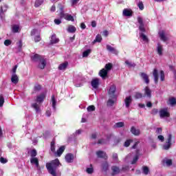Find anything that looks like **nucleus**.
<instances>
[{
	"label": "nucleus",
	"mask_w": 176,
	"mask_h": 176,
	"mask_svg": "<svg viewBox=\"0 0 176 176\" xmlns=\"http://www.w3.org/2000/svg\"><path fill=\"white\" fill-rule=\"evenodd\" d=\"M111 175L115 176V175H118V174H119V173H120V168H119V167L116 166H111Z\"/></svg>",
	"instance_id": "14"
},
{
	"label": "nucleus",
	"mask_w": 176,
	"mask_h": 176,
	"mask_svg": "<svg viewBox=\"0 0 176 176\" xmlns=\"http://www.w3.org/2000/svg\"><path fill=\"white\" fill-rule=\"evenodd\" d=\"M42 90V85L37 84L35 85L34 87V93H36V91H41Z\"/></svg>",
	"instance_id": "37"
},
{
	"label": "nucleus",
	"mask_w": 176,
	"mask_h": 176,
	"mask_svg": "<svg viewBox=\"0 0 176 176\" xmlns=\"http://www.w3.org/2000/svg\"><path fill=\"white\" fill-rule=\"evenodd\" d=\"M153 75L154 76L155 83H158L159 82V73L156 69H153Z\"/></svg>",
	"instance_id": "26"
},
{
	"label": "nucleus",
	"mask_w": 176,
	"mask_h": 176,
	"mask_svg": "<svg viewBox=\"0 0 176 176\" xmlns=\"http://www.w3.org/2000/svg\"><path fill=\"white\" fill-rule=\"evenodd\" d=\"M122 14L126 17H131V16H133V10L131 9L124 8L123 10Z\"/></svg>",
	"instance_id": "12"
},
{
	"label": "nucleus",
	"mask_w": 176,
	"mask_h": 176,
	"mask_svg": "<svg viewBox=\"0 0 176 176\" xmlns=\"http://www.w3.org/2000/svg\"><path fill=\"white\" fill-rule=\"evenodd\" d=\"M90 53H91V50L90 49L84 51L82 53V57H89V54H90Z\"/></svg>",
	"instance_id": "43"
},
{
	"label": "nucleus",
	"mask_w": 176,
	"mask_h": 176,
	"mask_svg": "<svg viewBox=\"0 0 176 176\" xmlns=\"http://www.w3.org/2000/svg\"><path fill=\"white\" fill-rule=\"evenodd\" d=\"M5 102V98H3V96H0V107H3V104Z\"/></svg>",
	"instance_id": "54"
},
{
	"label": "nucleus",
	"mask_w": 176,
	"mask_h": 176,
	"mask_svg": "<svg viewBox=\"0 0 176 176\" xmlns=\"http://www.w3.org/2000/svg\"><path fill=\"white\" fill-rule=\"evenodd\" d=\"M138 7L139 8L140 10H142L144 9V3H142V1H140L138 3Z\"/></svg>",
	"instance_id": "55"
},
{
	"label": "nucleus",
	"mask_w": 176,
	"mask_h": 176,
	"mask_svg": "<svg viewBox=\"0 0 176 176\" xmlns=\"http://www.w3.org/2000/svg\"><path fill=\"white\" fill-rule=\"evenodd\" d=\"M60 19H65V17H67V15L65 14V13H64V11L60 12Z\"/></svg>",
	"instance_id": "62"
},
{
	"label": "nucleus",
	"mask_w": 176,
	"mask_h": 176,
	"mask_svg": "<svg viewBox=\"0 0 176 176\" xmlns=\"http://www.w3.org/2000/svg\"><path fill=\"white\" fill-rule=\"evenodd\" d=\"M30 163L31 164H34L36 167H39V160L37 157H31Z\"/></svg>",
	"instance_id": "24"
},
{
	"label": "nucleus",
	"mask_w": 176,
	"mask_h": 176,
	"mask_svg": "<svg viewBox=\"0 0 176 176\" xmlns=\"http://www.w3.org/2000/svg\"><path fill=\"white\" fill-rule=\"evenodd\" d=\"M133 142V140H127L124 143V146L125 148H129L130 146V144Z\"/></svg>",
	"instance_id": "48"
},
{
	"label": "nucleus",
	"mask_w": 176,
	"mask_h": 176,
	"mask_svg": "<svg viewBox=\"0 0 176 176\" xmlns=\"http://www.w3.org/2000/svg\"><path fill=\"white\" fill-rule=\"evenodd\" d=\"M67 32H69L70 34H74L76 32V28L72 25H69L67 29Z\"/></svg>",
	"instance_id": "29"
},
{
	"label": "nucleus",
	"mask_w": 176,
	"mask_h": 176,
	"mask_svg": "<svg viewBox=\"0 0 176 176\" xmlns=\"http://www.w3.org/2000/svg\"><path fill=\"white\" fill-rule=\"evenodd\" d=\"M65 160L67 163H72L74 162V154L68 153L65 155Z\"/></svg>",
	"instance_id": "19"
},
{
	"label": "nucleus",
	"mask_w": 176,
	"mask_h": 176,
	"mask_svg": "<svg viewBox=\"0 0 176 176\" xmlns=\"http://www.w3.org/2000/svg\"><path fill=\"white\" fill-rule=\"evenodd\" d=\"M113 65L112 63H109L105 65L104 69L108 72L112 69Z\"/></svg>",
	"instance_id": "38"
},
{
	"label": "nucleus",
	"mask_w": 176,
	"mask_h": 176,
	"mask_svg": "<svg viewBox=\"0 0 176 176\" xmlns=\"http://www.w3.org/2000/svg\"><path fill=\"white\" fill-rule=\"evenodd\" d=\"M169 104L172 106L174 107V105H176V98H170L168 100Z\"/></svg>",
	"instance_id": "40"
},
{
	"label": "nucleus",
	"mask_w": 176,
	"mask_h": 176,
	"mask_svg": "<svg viewBox=\"0 0 176 176\" xmlns=\"http://www.w3.org/2000/svg\"><path fill=\"white\" fill-rule=\"evenodd\" d=\"M50 150L53 153H56V141H54V140L51 142Z\"/></svg>",
	"instance_id": "31"
},
{
	"label": "nucleus",
	"mask_w": 176,
	"mask_h": 176,
	"mask_svg": "<svg viewBox=\"0 0 176 176\" xmlns=\"http://www.w3.org/2000/svg\"><path fill=\"white\" fill-rule=\"evenodd\" d=\"M5 46H10L12 45V41L10 39H7L4 41Z\"/></svg>",
	"instance_id": "57"
},
{
	"label": "nucleus",
	"mask_w": 176,
	"mask_h": 176,
	"mask_svg": "<svg viewBox=\"0 0 176 176\" xmlns=\"http://www.w3.org/2000/svg\"><path fill=\"white\" fill-rule=\"evenodd\" d=\"M159 113L161 119H163V118H170V113L167 111V109H162L160 110Z\"/></svg>",
	"instance_id": "6"
},
{
	"label": "nucleus",
	"mask_w": 176,
	"mask_h": 176,
	"mask_svg": "<svg viewBox=\"0 0 176 176\" xmlns=\"http://www.w3.org/2000/svg\"><path fill=\"white\" fill-rule=\"evenodd\" d=\"M65 20H67V21H75V19H74V16L71 14H67L66 17H65Z\"/></svg>",
	"instance_id": "45"
},
{
	"label": "nucleus",
	"mask_w": 176,
	"mask_h": 176,
	"mask_svg": "<svg viewBox=\"0 0 176 176\" xmlns=\"http://www.w3.org/2000/svg\"><path fill=\"white\" fill-rule=\"evenodd\" d=\"M125 64L126 65H128V67H129V68H134V67H135V63H131L130 61L129 60H126L125 61Z\"/></svg>",
	"instance_id": "50"
},
{
	"label": "nucleus",
	"mask_w": 176,
	"mask_h": 176,
	"mask_svg": "<svg viewBox=\"0 0 176 176\" xmlns=\"http://www.w3.org/2000/svg\"><path fill=\"white\" fill-rule=\"evenodd\" d=\"M60 39L57 38L56 34H52L50 40L51 45H54L55 43H58Z\"/></svg>",
	"instance_id": "25"
},
{
	"label": "nucleus",
	"mask_w": 176,
	"mask_h": 176,
	"mask_svg": "<svg viewBox=\"0 0 176 176\" xmlns=\"http://www.w3.org/2000/svg\"><path fill=\"white\" fill-rule=\"evenodd\" d=\"M31 60L32 61H34V63H38V61H39L38 67L40 68V69H45V67H46L47 64L45 57L38 54H35L33 56L31 57Z\"/></svg>",
	"instance_id": "2"
},
{
	"label": "nucleus",
	"mask_w": 176,
	"mask_h": 176,
	"mask_svg": "<svg viewBox=\"0 0 176 176\" xmlns=\"http://www.w3.org/2000/svg\"><path fill=\"white\" fill-rule=\"evenodd\" d=\"M138 159H140L139 155H136L133 157V160H132V162H131V164H135V163H137V162H138Z\"/></svg>",
	"instance_id": "53"
},
{
	"label": "nucleus",
	"mask_w": 176,
	"mask_h": 176,
	"mask_svg": "<svg viewBox=\"0 0 176 176\" xmlns=\"http://www.w3.org/2000/svg\"><path fill=\"white\" fill-rule=\"evenodd\" d=\"M142 170H143V173L145 175H148L149 174V168L148 166H143Z\"/></svg>",
	"instance_id": "46"
},
{
	"label": "nucleus",
	"mask_w": 176,
	"mask_h": 176,
	"mask_svg": "<svg viewBox=\"0 0 176 176\" xmlns=\"http://www.w3.org/2000/svg\"><path fill=\"white\" fill-rule=\"evenodd\" d=\"M65 151V146H62L57 150L56 152H55L54 155L55 156L60 157L63 155V153H64Z\"/></svg>",
	"instance_id": "9"
},
{
	"label": "nucleus",
	"mask_w": 176,
	"mask_h": 176,
	"mask_svg": "<svg viewBox=\"0 0 176 176\" xmlns=\"http://www.w3.org/2000/svg\"><path fill=\"white\" fill-rule=\"evenodd\" d=\"M109 167V165L108 164V162H105L102 164V170L103 171H108V168Z\"/></svg>",
	"instance_id": "35"
},
{
	"label": "nucleus",
	"mask_w": 176,
	"mask_h": 176,
	"mask_svg": "<svg viewBox=\"0 0 176 176\" xmlns=\"http://www.w3.org/2000/svg\"><path fill=\"white\" fill-rule=\"evenodd\" d=\"M34 39L36 43H38V42H41V41H42V38H41V34L34 36Z\"/></svg>",
	"instance_id": "52"
},
{
	"label": "nucleus",
	"mask_w": 176,
	"mask_h": 176,
	"mask_svg": "<svg viewBox=\"0 0 176 176\" xmlns=\"http://www.w3.org/2000/svg\"><path fill=\"white\" fill-rule=\"evenodd\" d=\"M52 108H54V109H56V98L54 97V95L52 96Z\"/></svg>",
	"instance_id": "49"
},
{
	"label": "nucleus",
	"mask_w": 176,
	"mask_h": 176,
	"mask_svg": "<svg viewBox=\"0 0 176 176\" xmlns=\"http://www.w3.org/2000/svg\"><path fill=\"white\" fill-rule=\"evenodd\" d=\"M19 66L17 65H15L14 66V67L12 68V75H16V71H17V67H18Z\"/></svg>",
	"instance_id": "58"
},
{
	"label": "nucleus",
	"mask_w": 176,
	"mask_h": 176,
	"mask_svg": "<svg viewBox=\"0 0 176 176\" xmlns=\"http://www.w3.org/2000/svg\"><path fill=\"white\" fill-rule=\"evenodd\" d=\"M120 127H124V122H117L113 126L114 129H120Z\"/></svg>",
	"instance_id": "33"
},
{
	"label": "nucleus",
	"mask_w": 176,
	"mask_h": 176,
	"mask_svg": "<svg viewBox=\"0 0 176 176\" xmlns=\"http://www.w3.org/2000/svg\"><path fill=\"white\" fill-rule=\"evenodd\" d=\"M101 41H102V37L101 36V34H98L96 36V38L94 39V41H93V43H97V42L100 43H101Z\"/></svg>",
	"instance_id": "34"
},
{
	"label": "nucleus",
	"mask_w": 176,
	"mask_h": 176,
	"mask_svg": "<svg viewBox=\"0 0 176 176\" xmlns=\"http://www.w3.org/2000/svg\"><path fill=\"white\" fill-rule=\"evenodd\" d=\"M86 172L87 174H93L94 173V168H93V164H90V168H87Z\"/></svg>",
	"instance_id": "39"
},
{
	"label": "nucleus",
	"mask_w": 176,
	"mask_h": 176,
	"mask_svg": "<svg viewBox=\"0 0 176 176\" xmlns=\"http://www.w3.org/2000/svg\"><path fill=\"white\" fill-rule=\"evenodd\" d=\"M157 53L160 56H163V45H160V43L157 44Z\"/></svg>",
	"instance_id": "30"
},
{
	"label": "nucleus",
	"mask_w": 176,
	"mask_h": 176,
	"mask_svg": "<svg viewBox=\"0 0 176 176\" xmlns=\"http://www.w3.org/2000/svg\"><path fill=\"white\" fill-rule=\"evenodd\" d=\"M99 75L102 78L105 79L108 76V72L105 69H102L99 72Z\"/></svg>",
	"instance_id": "22"
},
{
	"label": "nucleus",
	"mask_w": 176,
	"mask_h": 176,
	"mask_svg": "<svg viewBox=\"0 0 176 176\" xmlns=\"http://www.w3.org/2000/svg\"><path fill=\"white\" fill-rule=\"evenodd\" d=\"M160 80L161 82H164V72L163 70L160 71Z\"/></svg>",
	"instance_id": "56"
},
{
	"label": "nucleus",
	"mask_w": 176,
	"mask_h": 176,
	"mask_svg": "<svg viewBox=\"0 0 176 176\" xmlns=\"http://www.w3.org/2000/svg\"><path fill=\"white\" fill-rule=\"evenodd\" d=\"M138 23H139V30L140 31V36L142 38L143 41H148V37L145 35V32H146V30L145 29V25L144 24V20L141 18V16L138 17Z\"/></svg>",
	"instance_id": "3"
},
{
	"label": "nucleus",
	"mask_w": 176,
	"mask_h": 176,
	"mask_svg": "<svg viewBox=\"0 0 176 176\" xmlns=\"http://www.w3.org/2000/svg\"><path fill=\"white\" fill-rule=\"evenodd\" d=\"M140 76L143 79V80H144L146 85L149 84V76H148V74L142 72V73H140Z\"/></svg>",
	"instance_id": "20"
},
{
	"label": "nucleus",
	"mask_w": 176,
	"mask_h": 176,
	"mask_svg": "<svg viewBox=\"0 0 176 176\" xmlns=\"http://www.w3.org/2000/svg\"><path fill=\"white\" fill-rule=\"evenodd\" d=\"M107 50H108V52H110L111 53H113V54H116V55H118L119 53L118 50H116V49H115L113 47L109 45H107Z\"/></svg>",
	"instance_id": "17"
},
{
	"label": "nucleus",
	"mask_w": 176,
	"mask_h": 176,
	"mask_svg": "<svg viewBox=\"0 0 176 176\" xmlns=\"http://www.w3.org/2000/svg\"><path fill=\"white\" fill-rule=\"evenodd\" d=\"M107 50H108V52H110L111 53H113V54H116V55H118L119 53L118 50H116V49H115L113 47L109 45H107Z\"/></svg>",
	"instance_id": "16"
},
{
	"label": "nucleus",
	"mask_w": 176,
	"mask_h": 176,
	"mask_svg": "<svg viewBox=\"0 0 176 176\" xmlns=\"http://www.w3.org/2000/svg\"><path fill=\"white\" fill-rule=\"evenodd\" d=\"M12 29V32H14V34H16L19 32V30H20V26H19V25H13Z\"/></svg>",
	"instance_id": "36"
},
{
	"label": "nucleus",
	"mask_w": 176,
	"mask_h": 176,
	"mask_svg": "<svg viewBox=\"0 0 176 176\" xmlns=\"http://www.w3.org/2000/svg\"><path fill=\"white\" fill-rule=\"evenodd\" d=\"M160 38L163 42H167L168 41V37L166 36V32L164 30H162L159 32Z\"/></svg>",
	"instance_id": "13"
},
{
	"label": "nucleus",
	"mask_w": 176,
	"mask_h": 176,
	"mask_svg": "<svg viewBox=\"0 0 176 176\" xmlns=\"http://www.w3.org/2000/svg\"><path fill=\"white\" fill-rule=\"evenodd\" d=\"M159 113V109H153L151 111V114L152 115H157Z\"/></svg>",
	"instance_id": "59"
},
{
	"label": "nucleus",
	"mask_w": 176,
	"mask_h": 176,
	"mask_svg": "<svg viewBox=\"0 0 176 176\" xmlns=\"http://www.w3.org/2000/svg\"><path fill=\"white\" fill-rule=\"evenodd\" d=\"M11 82L14 83V85H17L19 83V76L17 74H12L11 76Z\"/></svg>",
	"instance_id": "27"
},
{
	"label": "nucleus",
	"mask_w": 176,
	"mask_h": 176,
	"mask_svg": "<svg viewBox=\"0 0 176 176\" xmlns=\"http://www.w3.org/2000/svg\"><path fill=\"white\" fill-rule=\"evenodd\" d=\"M36 155H38V153L36 152V150L35 148L30 151L31 157H36Z\"/></svg>",
	"instance_id": "47"
},
{
	"label": "nucleus",
	"mask_w": 176,
	"mask_h": 176,
	"mask_svg": "<svg viewBox=\"0 0 176 176\" xmlns=\"http://www.w3.org/2000/svg\"><path fill=\"white\" fill-rule=\"evenodd\" d=\"M163 163H166V166H168V167H170V166H173V160H163Z\"/></svg>",
	"instance_id": "41"
},
{
	"label": "nucleus",
	"mask_w": 176,
	"mask_h": 176,
	"mask_svg": "<svg viewBox=\"0 0 176 176\" xmlns=\"http://www.w3.org/2000/svg\"><path fill=\"white\" fill-rule=\"evenodd\" d=\"M88 112H93L96 111V107L94 105H90L87 108Z\"/></svg>",
	"instance_id": "51"
},
{
	"label": "nucleus",
	"mask_w": 176,
	"mask_h": 176,
	"mask_svg": "<svg viewBox=\"0 0 176 176\" xmlns=\"http://www.w3.org/2000/svg\"><path fill=\"white\" fill-rule=\"evenodd\" d=\"M131 133L133 134V135L138 136L140 134H141V131H140V129H135V126H131Z\"/></svg>",
	"instance_id": "21"
},
{
	"label": "nucleus",
	"mask_w": 176,
	"mask_h": 176,
	"mask_svg": "<svg viewBox=\"0 0 176 176\" xmlns=\"http://www.w3.org/2000/svg\"><path fill=\"white\" fill-rule=\"evenodd\" d=\"M59 166L60 160H58V159H56L51 161L50 162H47L45 165V167L49 174L52 176H57V168H58Z\"/></svg>",
	"instance_id": "1"
},
{
	"label": "nucleus",
	"mask_w": 176,
	"mask_h": 176,
	"mask_svg": "<svg viewBox=\"0 0 176 176\" xmlns=\"http://www.w3.org/2000/svg\"><path fill=\"white\" fill-rule=\"evenodd\" d=\"M116 93V85H111L110 88L108 91V94L109 96V98H113V100H117L116 95L115 94Z\"/></svg>",
	"instance_id": "4"
},
{
	"label": "nucleus",
	"mask_w": 176,
	"mask_h": 176,
	"mask_svg": "<svg viewBox=\"0 0 176 176\" xmlns=\"http://www.w3.org/2000/svg\"><path fill=\"white\" fill-rule=\"evenodd\" d=\"M36 32H38V29H33L30 32L31 36H34V35H36Z\"/></svg>",
	"instance_id": "60"
},
{
	"label": "nucleus",
	"mask_w": 176,
	"mask_h": 176,
	"mask_svg": "<svg viewBox=\"0 0 176 176\" xmlns=\"http://www.w3.org/2000/svg\"><path fill=\"white\" fill-rule=\"evenodd\" d=\"M32 108H33L34 110H35L36 113H39L41 112V105L38 104L37 102L32 103L31 104Z\"/></svg>",
	"instance_id": "15"
},
{
	"label": "nucleus",
	"mask_w": 176,
	"mask_h": 176,
	"mask_svg": "<svg viewBox=\"0 0 176 176\" xmlns=\"http://www.w3.org/2000/svg\"><path fill=\"white\" fill-rule=\"evenodd\" d=\"M45 98H46V94H45V93H41L40 95L36 96V101L38 104H42V102L45 101Z\"/></svg>",
	"instance_id": "8"
},
{
	"label": "nucleus",
	"mask_w": 176,
	"mask_h": 176,
	"mask_svg": "<svg viewBox=\"0 0 176 176\" xmlns=\"http://www.w3.org/2000/svg\"><path fill=\"white\" fill-rule=\"evenodd\" d=\"M43 3V0H36L34 3V7L39 8L41 5Z\"/></svg>",
	"instance_id": "42"
},
{
	"label": "nucleus",
	"mask_w": 176,
	"mask_h": 176,
	"mask_svg": "<svg viewBox=\"0 0 176 176\" xmlns=\"http://www.w3.org/2000/svg\"><path fill=\"white\" fill-rule=\"evenodd\" d=\"M58 8L60 12H64V6H63V4L58 3Z\"/></svg>",
	"instance_id": "64"
},
{
	"label": "nucleus",
	"mask_w": 176,
	"mask_h": 176,
	"mask_svg": "<svg viewBox=\"0 0 176 176\" xmlns=\"http://www.w3.org/2000/svg\"><path fill=\"white\" fill-rule=\"evenodd\" d=\"M134 97L136 100H138L140 98H142V97H144V95L140 92H135Z\"/></svg>",
	"instance_id": "44"
},
{
	"label": "nucleus",
	"mask_w": 176,
	"mask_h": 176,
	"mask_svg": "<svg viewBox=\"0 0 176 176\" xmlns=\"http://www.w3.org/2000/svg\"><path fill=\"white\" fill-rule=\"evenodd\" d=\"M96 155L100 159H104V160H107L108 159V155H107V153L102 151H96Z\"/></svg>",
	"instance_id": "7"
},
{
	"label": "nucleus",
	"mask_w": 176,
	"mask_h": 176,
	"mask_svg": "<svg viewBox=\"0 0 176 176\" xmlns=\"http://www.w3.org/2000/svg\"><path fill=\"white\" fill-rule=\"evenodd\" d=\"M120 141H122V139H120V138H116L115 140H114V144H113V145H118V144H119L120 142Z\"/></svg>",
	"instance_id": "63"
},
{
	"label": "nucleus",
	"mask_w": 176,
	"mask_h": 176,
	"mask_svg": "<svg viewBox=\"0 0 176 176\" xmlns=\"http://www.w3.org/2000/svg\"><path fill=\"white\" fill-rule=\"evenodd\" d=\"M143 96L148 97V98H151L152 97V91L149 89V87H146L144 88V94Z\"/></svg>",
	"instance_id": "10"
},
{
	"label": "nucleus",
	"mask_w": 176,
	"mask_h": 176,
	"mask_svg": "<svg viewBox=\"0 0 176 176\" xmlns=\"http://www.w3.org/2000/svg\"><path fill=\"white\" fill-rule=\"evenodd\" d=\"M172 140L173 135L169 134L166 140V144L163 146V149H164L165 151H168V149L171 148V145H173V144L171 143Z\"/></svg>",
	"instance_id": "5"
},
{
	"label": "nucleus",
	"mask_w": 176,
	"mask_h": 176,
	"mask_svg": "<svg viewBox=\"0 0 176 176\" xmlns=\"http://www.w3.org/2000/svg\"><path fill=\"white\" fill-rule=\"evenodd\" d=\"M0 162L3 164H5L6 163H8V160L5 159L3 157H0Z\"/></svg>",
	"instance_id": "61"
},
{
	"label": "nucleus",
	"mask_w": 176,
	"mask_h": 176,
	"mask_svg": "<svg viewBox=\"0 0 176 176\" xmlns=\"http://www.w3.org/2000/svg\"><path fill=\"white\" fill-rule=\"evenodd\" d=\"M107 50H108V52H110L111 53H113V54H116V55H118L119 53L118 50H116V49H115L113 47L109 45H107Z\"/></svg>",
	"instance_id": "18"
},
{
	"label": "nucleus",
	"mask_w": 176,
	"mask_h": 176,
	"mask_svg": "<svg viewBox=\"0 0 176 176\" xmlns=\"http://www.w3.org/2000/svg\"><path fill=\"white\" fill-rule=\"evenodd\" d=\"M67 67H68V62L65 61L63 63H61L58 66L59 71H64V69H67Z\"/></svg>",
	"instance_id": "28"
},
{
	"label": "nucleus",
	"mask_w": 176,
	"mask_h": 176,
	"mask_svg": "<svg viewBox=\"0 0 176 176\" xmlns=\"http://www.w3.org/2000/svg\"><path fill=\"white\" fill-rule=\"evenodd\" d=\"M116 101V100L114 99L113 100V98H109L108 100H107V107H113V104H115V102Z\"/></svg>",
	"instance_id": "32"
},
{
	"label": "nucleus",
	"mask_w": 176,
	"mask_h": 176,
	"mask_svg": "<svg viewBox=\"0 0 176 176\" xmlns=\"http://www.w3.org/2000/svg\"><path fill=\"white\" fill-rule=\"evenodd\" d=\"M91 85L94 89H98V86H100V79H93L91 82Z\"/></svg>",
	"instance_id": "11"
},
{
	"label": "nucleus",
	"mask_w": 176,
	"mask_h": 176,
	"mask_svg": "<svg viewBox=\"0 0 176 176\" xmlns=\"http://www.w3.org/2000/svg\"><path fill=\"white\" fill-rule=\"evenodd\" d=\"M124 102H125L126 108H129L130 104H131V102H133V99L131 98V96L126 97L124 100Z\"/></svg>",
	"instance_id": "23"
}]
</instances>
